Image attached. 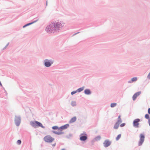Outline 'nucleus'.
Instances as JSON below:
<instances>
[{"label":"nucleus","mask_w":150,"mask_h":150,"mask_svg":"<svg viewBox=\"0 0 150 150\" xmlns=\"http://www.w3.org/2000/svg\"><path fill=\"white\" fill-rule=\"evenodd\" d=\"M36 21H35V22H32V23H28V24H27L25 25H24L23 26V28H24L26 26H28V25H31L33 23H34Z\"/></svg>","instance_id":"nucleus-21"},{"label":"nucleus","mask_w":150,"mask_h":150,"mask_svg":"<svg viewBox=\"0 0 150 150\" xmlns=\"http://www.w3.org/2000/svg\"><path fill=\"white\" fill-rule=\"evenodd\" d=\"M117 105V103H112L110 105L111 107L113 108L115 106Z\"/></svg>","instance_id":"nucleus-19"},{"label":"nucleus","mask_w":150,"mask_h":150,"mask_svg":"<svg viewBox=\"0 0 150 150\" xmlns=\"http://www.w3.org/2000/svg\"><path fill=\"white\" fill-rule=\"evenodd\" d=\"M85 93L86 94H89L91 93V92L89 89H86L84 91Z\"/></svg>","instance_id":"nucleus-15"},{"label":"nucleus","mask_w":150,"mask_h":150,"mask_svg":"<svg viewBox=\"0 0 150 150\" xmlns=\"http://www.w3.org/2000/svg\"><path fill=\"white\" fill-rule=\"evenodd\" d=\"M87 139V137L86 136H81L80 137V139L81 141H85Z\"/></svg>","instance_id":"nucleus-14"},{"label":"nucleus","mask_w":150,"mask_h":150,"mask_svg":"<svg viewBox=\"0 0 150 150\" xmlns=\"http://www.w3.org/2000/svg\"><path fill=\"white\" fill-rule=\"evenodd\" d=\"M57 131H53V133L58 135H60L63 134L64 133L62 132V130L60 129V128L58 129Z\"/></svg>","instance_id":"nucleus-9"},{"label":"nucleus","mask_w":150,"mask_h":150,"mask_svg":"<svg viewBox=\"0 0 150 150\" xmlns=\"http://www.w3.org/2000/svg\"><path fill=\"white\" fill-rule=\"evenodd\" d=\"M76 117H74L72 118L69 121V123H71L75 122L76 121Z\"/></svg>","instance_id":"nucleus-13"},{"label":"nucleus","mask_w":150,"mask_h":150,"mask_svg":"<svg viewBox=\"0 0 150 150\" xmlns=\"http://www.w3.org/2000/svg\"><path fill=\"white\" fill-rule=\"evenodd\" d=\"M59 128H58V127L57 126H53L52 127V128L53 129H57V130H58V129Z\"/></svg>","instance_id":"nucleus-23"},{"label":"nucleus","mask_w":150,"mask_h":150,"mask_svg":"<svg viewBox=\"0 0 150 150\" xmlns=\"http://www.w3.org/2000/svg\"><path fill=\"white\" fill-rule=\"evenodd\" d=\"M120 115H119V116H118V119H121L120 118Z\"/></svg>","instance_id":"nucleus-32"},{"label":"nucleus","mask_w":150,"mask_h":150,"mask_svg":"<svg viewBox=\"0 0 150 150\" xmlns=\"http://www.w3.org/2000/svg\"><path fill=\"white\" fill-rule=\"evenodd\" d=\"M52 63V62H51L47 59H46L45 61V65L46 67H50L51 64Z\"/></svg>","instance_id":"nucleus-8"},{"label":"nucleus","mask_w":150,"mask_h":150,"mask_svg":"<svg viewBox=\"0 0 150 150\" xmlns=\"http://www.w3.org/2000/svg\"><path fill=\"white\" fill-rule=\"evenodd\" d=\"M121 134L118 135L116 138V139L117 141L119 140L121 138Z\"/></svg>","instance_id":"nucleus-17"},{"label":"nucleus","mask_w":150,"mask_h":150,"mask_svg":"<svg viewBox=\"0 0 150 150\" xmlns=\"http://www.w3.org/2000/svg\"><path fill=\"white\" fill-rule=\"evenodd\" d=\"M20 120L19 118H17L15 120V122L17 126H18L20 123Z\"/></svg>","instance_id":"nucleus-12"},{"label":"nucleus","mask_w":150,"mask_h":150,"mask_svg":"<svg viewBox=\"0 0 150 150\" xmlns=\"http://www.w3.org/2000/svg\"><path fill=\"white\" fill-rule=\"evenodd\" d=\"M144 136L142 134H141L140 135V140L138 143V144L139 146L142 145V143L144 142Z\"/></svg>","instance_id":"nucleus-5"},{"label":"nucleus","mask_w":150,"mask_h":150,"mask_svg":"<svg viewBox=\"0 0 150 150\" xmlns=\"http://www.w3.org/2000/svg\"><path fill=\"white\" fill-rule=\"evenodd\" d=\"M122 122V121L121 119H118L117 121L116 122V123H118V124H120V123H121Z\"/></svg>","instance_id":"nucleus-22"},{"label":"nucleus","mask_w":150,"mask_h":150,"mask_svg":"<svg viewBox=\"0 0 150 150\" xmlns=\"http://www.w3.org/2000/svg\"><path fill=\"white\" fill-rule=\"evenodd\" d=\"M111 142L108 139L105 140L103 142V144L104 147H107L110 146Z\"/></svg>","instance_id":"nucleus-7"},{"label":"nucleus","mask_w":150,"mask_h":150,"mask_svg":"<svg viewBox=\"0 0 150 150\" xmlns=\"http://www.w3.org/2000/svg\"><path fill=\"white\" fill-rule=\"evenodd\" d=\"M54 25V26L55 28V31L56 30L58 29L59 28L62 26V24L59 22L52 23Z\"/></svg>","instance_id":"nucleus-4"},{"label":"nucleus","mask_w":150,"mask_h":150,"mask_svg":"<svg viewBox=\"0 0 150 150\" xmlns=\"http://www.w3.org/2000/svg\"><path fill=\"white\" fill-rule=\"evenodd\" d=\"M140 92H139L136 93L133 96L132 98L134 100L136 99L137 97L139 96L140 94Z\"/></svg>","instance_id":"nucleus-10"},{"label":"nucleus","mask_w":150,"mask_h":150,"mask_svg":"<svg viewBox=\"0 0 150 150\" xmlns=\"http://www.w3.org/2000/svg\"><path fill=\"white\" fill-rule=\"evenodd\" d=\"M56 145V143H55L54 144L52 145V146H54Z\"/></svg>","instance_id":"nucleus-33"},{"label":"nucleus","mask_w":150,"mask_h":150,"mask_svg":"<svg viewBox=\"0 0 150 150\" xmlns=\"http://www.w3.org/2000/svg\"><path fill=\"white\" fill-rule=\"evenodd\" d=\"M83 89V87H81L79 88L78 89H77L76 91L77 92H80L82 91Z\"/></svg>","instance_id":"nucleus-18"},{"label":"nucleus","mask_w":150,"mask_h":150,"mask_svg":"<svg viewBox=\"0 0 150 150\" xmlns=\"http://www.w3.org/2000/svg\"><path fill=\"white\" fill-rule=\"evenodd\" d=\"M119 124L118 123H115L114 126V128L115 129H117L119 127Z\"/></svg>","instance_id":"nucleus-16"},{"label":"nucleus","mask_w":150,"mask_h":150,"mask_svg":"<svg viewBox=\"0 0 150 150\" xmlns=\"http://www.w3.org/2000/svg\"><path fill=\"white\" fill-rule=\"evenodd\" d=\"M71 104L73 106H74L76 105V103L75 101H72L71 103Z\"/></svg>","instance_id":"nucleus-24"},{"label":"nucleus","mask_w":150,"mask_h":150,"mask_svg":"<svg viewBox=\"0 0 150 150\" xmlns=\"http://www.w3.org/2000/svg\"><path fill=\"white\" fill-rule=\"evenodd\" d=\"M30 124L32 126L35 128L38 127H41L42 128L45 127L41 123L35 121L30 122Z\"/></svg>","instance_id":"nucleus-1"},{"label":"nucleus","mask_w":150,"mask_h":150,"mask_svg":"<svg viewBox=\"0 0 150 150\" xmlns=\"http://www.w3.org/2000/svg\"><path fill=\"white\" fill-rule=\"evenodd\" d=\"M100 136H98L95 138V139L97 141L99 140L100 139Z\"/></svg>","instance_id":"nucleus-25"},{"label":"nucleus","mask_w":150,"mask_h":150,"mask_svg":"<svg viewBox=\"0 0 150 150\" xmlns=\"http://www.w3.org/2000/svg\"><path fill=\"white\" fill-rule=\"evenodd\" d=\"M148 112L149 114H150V108L148 109Z\"/></svg>","instance_id":"nucleus-31"},{"label":"nucleus","mask_w":150,"mask_h":150,"mask_svg":"<svg viewBox=\"0 0 150 150\" xmlns=\"http://www.w3.org/2000/svg\"><path fill=\"white\" fill-rule=\"evenodd\" d=\"M129 83H131V82H130V81H129Z\"/></svg>","instance_id":"nucleus-36"},{"label":"nucleus","mask_w":150,"mask_h":150,"mask_svg":"<svg viewBox=\"0 0 150 150\" xmlns=\"http://www.w3.org/2000/svg\"><path fill=\"white\" fill-rule=\"evenodd\" d=\"M149 125L150 126V122H149Z\"/></svg>","instance_id":"nucleus-34"},{"label":"nucleus","mask_w":150,"mask_h":150,"mask_svg":"<svg viewBox=\"0 0 150 150\" xmlns=\"http://www.w3.org/2000/svg\"><path fill=\"white\" fill-rule=\"evenodd\" d=\"M76 92H77V91H73L71 92V95H73L75 94V93H76Z\"/></svg>","instance_id":"nucleus-27"},{"label":"nucleus","mask_w":150,"mask_h":150,"mask_svg":"<svg viewBox=\"0 0 150 150\" xmlns=\"http://www.w3.org/2000/svg\"><path fill=\"white\" fill-rule=\"evenodd\" d=\"M17 143L19 144H20L21 143V141L20 140H18L17 141Z\"/></svg>","instance_id":"nucleus-26"},{"label":"nucleus","mask_w":150,"mask_h":150,"mask_svg":"<svg viewBox=\"0 0 150 150\" xmlns=\"http://www.w3.org/2000/svg\"><path fill=\"white\" fill-rule=\"evenodd\" d=\"M44 141L47 143H51L54 140V139L50 135H48L45 136L44 138Z\"/></svg>","instance_id":"nucleus-3"},{"label":"nucleus","mask_w":150,"mask_h":150,"mask_svg":"<svg viewBox=\"0 0 150 150\" xmlns=\"http://www.w3.org/2000/svg\"><path fill=\"white\" fill-rule=\"evenodd\" d=\"M137 78L136 77H133L132 79L131 80L132 82L135 81L137 80Z\"/></svg>","instance_id":"nucleus-20"},{"label":"nucleus","mask_w":150,"mask_h":150,"mask_svg":"<svg viewBox=\"0 0 150 150\" xmlns=\"http://www.w3.org/2000/svg\"><path fill=\"white\" fill-rule=\"evenodd\" d=\"M69 125L68 124H67L59 127L60 129H62L63 130L64 129H67L69 127Z\"/></svg>","instance_id":"nucleus-11"},{"label":"nucleus","mask_w":150,"mask_h":150,"mask_svg":"<svg viewBox=\"0 0 150 150\" xmlns=\"http://www.w3.org/2000/svg\"><path fill=\"white\" fill-rule=\"evenodd\" d=\"M145 117L146 119H148L149 118V116L148 114H146L145 115Z\"/></svg>","instance_id":"nucleus-28"},{"label":"nucleus","mask_w":150,"mask_h":150,"mask_svg":"<svg viewBox=\"0 0 150 150\" xmlns=\"http://www.w3.org/2000/svg\"><path fill=\"white\" fill-rule=\"evenodd\" d=\"M125 123H122V124L120 125V126L121 127H124V126H125Z\"/></svg>","instance_id":"nucleus-29"},{"label":"nucleus","mask_w":150,"mask_h":150,"mask_svg":"<svg viewBox=\"0 0 150 150\" xmlns=\"http://www.w3.org/2000/svg\"><path fill=\"white\" fill-rule=\"evenodd\" d=\"M54 25L53 23H52L48 26H47L46 28V31L48 33H54L55 31V28L54 26Z\"/></svg>","instance_id":"nucleus-2"},{"label":"nucleus","mask_w":150,"mask_h":150,"mask_svg":"<svg viewBox=\"0 0 150 150\" xmlns=\"http://www.w3.org/2000/svg\"><path fill=\"white\" fill-rule=\"evenodd\" d=\"M148 78L149 79H150V72L149 73V74H148Z\"/></svg>","instance_id":"nucleus-30"},{"label":"nucleus","mask_w":150,"mask_h":150,"mask_svg":"<svg viewBox=\"0 0 150 150\" xmlns=\"http://www.w3.org/2000/svg\"><path fill=\"white\" fill-rule=\"evenodd\" d=\"M62 150H66L64 149H62Z\"/></svg>","instance_id":"nucleus-35"},{"label":"nucleus","mask_w":150,"mask_h":150,"mask_svg":"<svg viewBox=\"0 0 150 150\" xmlns=\"http://www.w3.org/2000/svg\"><path fill=\"white\" fill-rule=\"evenodd\" d=\"M139 119H135L133 121V125L134 127H139V122L140 121Z\"/></svg>","instance_id":"nucleus-6"}]
</instances>
